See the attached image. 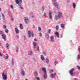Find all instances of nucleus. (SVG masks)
Here are the masks:
<instances>
[{"mask_svg": "<svg viewBox=\"0 0 80 80\" xmlns=\"http://www.w3.org/2000/svg\"><path fill=\"white\" fill-rule=\"evenodd\" d=\"M28 37L31 38L32 36L33 37L34 35L33 32L31 31H28Z\"/></svg>", "mask_w": 80, "mask_h": 80, "instance_id": "f03ea898", "label": "nucleus"}, {"mask_svg": "<svg viewBox=\"0 0 80 80\" xmlns=\"http://www.w3.org/2000/svg\"><path fill=\"white\" fill-rule=\"evenodd\" d=\"M20 8L21 9H23V8L22 7H20Z\"/></svg>", "mask_w": 80, "mask_h": 80, "instance_id": "5fc2aeb1", "label": "nucleus"}, {"mask_svg": "<svg viewBox=\"0 0 80 80\" xmlns=\"http://www.w3.org/2000/svg\"><path fill=\"white\" fill-rule=\"evenodd\" d=\"M5 32L6 33H8V29L6 30Z\"/></svg>", "mask_w": 80, "mask_h": 80, "instance_id": "79ce46f5", "label": "nucleus"}, {"mask_svg": "<svg viewBox=\"0 0 80 80\" xmlns=\"http://www.w3.org/2000/svg\"><path fill=\"white\" fill-rule=\"evenodd\" d=\"M42 11L43 12V11H44V10H45V6H42Z\"/></svg>", "mask_w": 80, "mask_h": 80, "instance_id": "7c9ffc66", "label": "nucleus"}, {"mask_svg": "<svg viewBox=\"0 0 80 80\" xmlns=\"http://www.w3.org/2000/svg\"><path fill=\"white\" fill-rule=\"evenodd\" d=\"M34 40V41H36V42H37V39L35 38Z\"/></svg>", "mask_w": 80, "mask_h": 80, "instance_id": "864d4df0", "label": "nucleus"}, {"mask_svg": "<svg viewBox=\"0 0 80 80\" xmlns=\"http://www.w3.org/2000/svg\"><path fill=\"white\" fill-rule=\"evenodd\" d=\"M17 38H19V36L18 35H17Z\"/></svg>", "mask_w": 80, "mask_h": 80, "instance_id": "4d7b16f0", "label": "nucleus"}, {"mask_svg": "<svg viewBox=\"0 0 80 80\" xmlns=\"http://www.w3.org/2000/svg\"><path fill=\"white\" fill-rule=\"evenodd\" d=\"M2 78L4 80H7V73H4V72L2 73Z\"/></svg>", "mask_w": 80, "mask_h": 80, "instance_id": "7ed1b4c3", "label": "nucleus"}, {"mask_svg": "<svg viewBox=\"0 0 80 80\" xmlns=\"http://www.w3.org/2000/svg\"><path fill=\"white\" fill-rule=\"evenodd\" d=\"M0 56L1 57H2V53H1V52H0Z\"/></svg>", "mask_w": 80, "mask_h": 80, "instance_id": "de8ad7c7", "label": "nucleus"}, {"mask_svg": "<svg viewBox=\"0 0 80 80\" xmlns=\"http://www.w3.org/2000/svg\"><path fill=\"white\" fill-rule=\"evenodd\" d=\"M55 0V1H57V0Z\"/></svg>", "mask_w": 80, "mask_h": 80, "instance_id": "69168bd1", "label": "nucleus"}, {"mask_svg": "<svg viewBox=\"0 0 80 80\" xmlns=\"http://www.w3.org/2000/svg\"><path fill=\"white\" fill-rule=\"evenodd\" d=\"M3 28L4 29H5V28H7V26L5 25H3Z\"/></svg>", "mask_w": 80, "mask_h": 80, "instance_id": "4c0bfd02", "label": "nucleus"}, {"mask_svg": "<svg viewBox=\"0 0 80 80\" xmlns=\"http://www.w3.org/2000/svg\"><path fill=\"white\" fill-rule=\"evenodd\" d=\"M24 21L26 24H28V18L25 19L24 20Z\"/></svg>", "mask_w": 80, "mask_h": 80, "instance_id": "aec40b11", "label": "nucleus"}, {"mask_svg": "<svg viewBox=\"0 0 80 80\" xmlns=\"http://www.w3.org/2000/svg\"><path fill=\"white\" fill-rule=\"evenodd\" d=\"M10 7L12 9H13V5L11 4L10 5Z\"/></svg>", "mask_w": 80, "mask_h": 80, "instance_id": "473e14b6", "label": "nucleus"}, {"mask_svg": "<svg viewBox=\"0 0 80 80\" xmlns=\"http://www.w3.org/2000/svg\"><path fill=\"white\" fill-rule=\"evenodd\" d=\"M33 28H35V26H33Z\"/></svg>", "mask_w": 80, "mask_h": 80, "instance_id": "bf43d9fd", "label": "nucleus"}, {"mask_svg": "<svg viewBox=\"0 0 80 80\" xmlns=\"http://www.w3.org/2000/svg\"><path fill=\"white\" fill-rule=\"evenodd\" d=\"M46 62L47 63V64H48V63H49V59H48L47 58H46Z\"/></svg>", "mask_w": 80, "mask_h": 80, "instance_id": "b1692460", "label": "nucleus"}, {"mask_svg": "<svg viewBox=\"0 0 80 80\" xmlns=\"http://www.w3.org/2000/svg\"><path fill=\"white\" fill-rule=\"evenodd\" d=\"M55 75H56V73L55 72H54V74H51V78H54Z\"/></svg>", "mask_w": 80, "mask_h": 80, "instance_id": "a211bd4d", "label": "nucleus"}, {"mask_svg": "<svg viewBox=\"0 0 80 80\" xmlns=\"http://www.w3.org/2000/svg\"><path fill=\"white\" fill-rule=\"evenodd\" d=\"M72 6L73 7V8H75V7H76V4H75V3H73Z\"/></svg>", "mask_w": 80, "mask_h": 80, "instance_id": "bb28decb", "label": "nucleus"}, {"mask_svg": "<svg viewBox=\"0 0 80 80\" xmlns=\"http://www.w3.org/2000/svg\"><path fill=\"white\" fill-rule=\"evenodd\" d=\"M12 65H14V60L13 58H12Z\"/></svg>", "mask_w": 80, "mask_h": 80, "instance_id": "c756f323", "label": "nucleus"}, {"mask_svg": "<svg viewBox=\"0 0 80 80\" xmlns=\"http://www.w3.org/2000/svg\"><path fill=\"white\" fill-rule=\"evenodd\" d=\"M43 16L44 17H46V16H47V13H46V12L44 13Z\"/></svg>", "mask_w": 80, "mask_h": 80, "instance_id": "72a5a7b5", "label": "nucleus"}, {"mask_svg": "<svg viewBox=\"0 0 80 80\" xmlns=\"http://www.w3.org/2000/svg\"><path fill=\"white\" fill-rule=\"evenodd\" d=\"M38 30L39 31H41V28H40V27H38Z\"/></svg>", "mask_w": 80, "mask_h": 80, "instance_id": "58836bf2", "label": "nucleus"}, {"mask_svg": "<svg viewBox=\"0 0 80 80\" xmlns=\"http://www.w3.org/2000/svg\"><path fill=\"white\" fill-rule=\"evenodd\" d=\"M52 12H51V11H50L49 12V14H48V16L49 17V18L52 20Z\"/></svg>", "mask_w": 80, "mask_h": 80, "instance_id": "6e6552de", "label": "nucleus"}, {"mask_svg": "<svg viewBox=\"0 0 80 80\" xmlns=\"http://www.w3.org/2000/svg\"><path fill=\"white\" fill-rule=\"evenodd\" d=\"M17 4H19V3H22V0H15Z\"/></svg>", "mask_w": 80, "mask_h": 80, "instance_id": "9d476101", "label": "nucleus"}, {"mask_svg": "<svg viewBox=\"0 0 80 80\" xmlns=\"http://www.w3.org/2000/svg\"><path fill=\"white\" fill-rule=\"evenodd\" d=\"M35 79L36 80H40V79L39 78V77L37 76L35 77Z\"/></svg>", "mask_w": 80, "mask_h": 80, "instance_id": "c85d7f7f", "label": "nucleus"}, {"mask_svg": "<svg viewBox=\"0 0 80 80\" xmlns=\"http://www.w3.org/2000/svg\"><path fill=\"white\" fill-rule=\"evenodd\" d=\"M67 2H68H68H70V0H67Z\"/></svg>", "mask_w": 80, "mask_h": 80, "instance_id": "6e6d98bb", "label": "nucleus"}, {"mask_svg": "<svg viewBox=\"0 0 80 80\" xmlns=\"http://www.w3.org/2000/svg\"><path fill=\"white\" fill-rule=\"evenodd\" d=\"M34 76L35 77H38V73L37 72H34Z\"/></svg>", "mask_w": 80, "mask_h": 80, "instance_id": "a878e982", "label": "nucleus"}, {"mask_svg": "<svg viewBox=\"0 0 80 80\" xmlns=\"http://www.w3.org/2000/svg\"><path fill=\"white\" fill-rule=\"evenodd\" d=\"M45 35H46L45 36V37L46 38H47V40H48L49 38V35L48 34H47V33H46Z\"/></svg>", "mask_w": 80, "mask_h": 80, "instance_id": "dca6fc26", "label": "nucleus"}, {"mask_svg": "<svg viewBox=\"0 0 80 80\" xmlns=\"http://www.w3.org/2000/svg\"><path fill=\"white\" fill-rule=\"evenodd\" d=\"M53 72V70L52 69L49 72L50 73H52V72Z\"/></svg>", "mask_w": 80, "mask_h": 80, "instance_id": "c03bdc74", "label": "nucleus"}, {"mask_svg": "<svg viewBox=\"0 0 80 80\" xmlns=\"http://www.w3.org/2000/svg\"><path fill=\"white\" fill-rule=\"evenodd\" d=\"M24 38L25 39V37H24Z\"/></svg>", "mask_w": 80, "mask_h": 80, "instance_id": "680f3d73", "label": "nucleus"}, {"mask_svg": "<svg viewBox=\"0 0 80 80\" xmlns=\"http://www.w3.org/2000/svg\"><path fill=\"white\" fill-rule=\"evenodd\" d=\"M4 57L5 59L6 60H7L8 59V54H6V56L5 55L3 56Z\"/></svg>", "mask_w": 80, "mask_h": 80, "instance_id": "412c9836", "label": "nucleus"}, {"mask_svg": "<svg viewBox=\"0 0 80 80\" xmlns=\"http://www.w3.org/2000/svg\"><path fill=\"white\" fill-rule=\"evenodd\" d=\"M43 77L45 79L47 78V72H45L44 73Z\"/></svg>", "mask_w": 80, "mask_h": 80, "instance_id": "2eb2a0df", "label": "nucleus"}, {"mask_svg": "<svg viewBox=\"0 0 80 80\" xmlns=\"http://www.w3.org/2000/svg\"><path fill=\"white\" fill-rule=\"evenodd\" d=\"M1 8H0V11H1Z\"/></svg>", "mask_w": 80, "mask_h": 80, "instance_id": "052dcab7", "label": "nucleus"}, {"mask_svg": "<svg viewBox=\"0 0 80 80\" xmlns=\"http://www.w3.org/2000/svg\"><path fill=\"white\" fill-rule=\"evenodd\" d=\"M62 17V12H59L58 13V15L55 16V19L57 20L60 18H61Z\"/></svg>", "mask_w": 80, "mask_h": 80, "instance_id": "f257e3e1", "label": "nucleus"}, {"mask_svg": "<svg viewBox=\"0 0 80 80\" xmlns=\"http://www.w3.org/2000/svg\"><path fill=\"white\" fill-rule=\"evenodd\" d=\"M2 18H3V20H5V15H4L3 14V13H2Z\"/></svg>", "mask_w": 80, "mask_h": 80, "instance_id": "2f4dec72", "label": "nucleus"}, {"mask_svg": "<svg viewBox=\"0 0 80 80\" xmlns=\"http://www.w3.org/2000/svg\"><path fill=\"white\" fill-rule=\"evenodd\" d=\"M42 70L43 71L44 73H47V71L46 70V69L45 68H42Z\"/></svg>", "mask_w": 80, "mask_h": 80, "instance_id": "6ab92c4d", "label": "nucleus"}, {"mask_svg": "<svg viewBox=\"0 0 80 80\" xmlns=\"http://www.w3.org/2000/svg\"><path fill=\"white\" fill-rule=\"evenodd\" d=\"M0 20H1V18H0Z\"/></svg>", "mask_w": 80, "mask_h": 80, "instance_id": "338daca9", "label": "nucleus"}, {"mask_svg": "<svg viewBox=\"0 0 80 80\" xmlns=\"http://www.w3.org/2000/svg\"><path fill=\"white\" fill-rule=\"evenodd\" d=\"M17 52H18V49H17Z\"/></svg>", "mask_w": 80, "mask_h": 80, "instance_id": "13d9d810", "label": "nucleus"}, {"mask_svg": "<svg viewBox=\"0 0 80 80\" xmlns=\"http://www.w3.org/2000/svg\"><path fill=\"white\" fill-rule=\"evenodd\" d=\"M0 35H2L3 34V32L2 31H1L0 32Z\"/></svg>", "mask_w": 80, "mask_h": 80, "instance_id": "c9c22d12", "label": "nucleus"}, {"mask_svg": "<svg viewBox=\"0 0 80 80\" xmlns=\"http://www.w3.org/2000/svg\"><path fill=\"white\" fill-rule=\"evenodd\" d=\"M41 60H42V61H44V60H45V58H44V57H43V56L42 55H41Z\"/></svg>", "mask_w": 80, "mask_h": 80, "instance_id": "4be33fe9", "label": "nucleus"}, {"mask_svg": "<svg viewBox=\"0 0 80 80\" xmlns=\"http://www.w3.org/2000/svg\"><path fill=\"white\" fill-rule=\"evenodd\" d=\"M31 14H32L31 13L30 14L31 16V17L32 18H33V17H34V15H31Z\"/></svg>", "mask_w": 80, "mask_h": 80, "instance_id": "49530a36", "label": "nucleus"}, {"mask_svg": "<svg viewBox=\"0 0 80 80\" xmlns=\"http://www.w3.org/2000/svg\"><path fill=\"white\" fill-rule=\"evenodd\" d=\"M48 33L50 34L51 33V29H49L48 30Z\"/></svg>", "mask_w": 80, "mask_h": 80, "instance_id": "a19ab883", "label": "nucleus"}, {"mask_svg": "<svg viewBox=\"0 0 80 80\" xmlns=\"http://www.w3.org/2000/svg\"><path fill=\"white\" fill-rule=\"evenodd\" d=\"M29 55H33V52L31 51H30L28 52V53Z\"/></svg>", "mask_w": 80, "mask_h": 80, "instance_id": "5701e85b", "label": "nucleus"}, {"mask_svg": "<svg viewBox=\"0 0 80 80\" xmlns=\"http://www.w3.org/2000/svg\"><path fill=\"white\" fill-rule=\"evenodd\" d=\"M18 5L19 6H20V4H18Z\"/></svg>", "mask_w": 80, "mask_h": 80, "instance_id": "e2e57ef3", "label": "nucleus"}, {"mask_svg": "<svg viewBox=\"0 0 80 80\" xmlns=\"http://www.w3.org/2000/svg\"><path fill=\"white\" fill-rule=\"evenodd\" d=\"M9 44L8 43H6V48L8 49V48L9 47Z\"/></svg>", "mask_w": 80, "mask_h": 80, "instance_id": "cd10ccee", "label": "nucleus"}, {"mask_svg": "<svg viewBox=\"0 0 80 80\" xmlns=\"http://www.w3.org/2000/svg\"><path fill=\"white\" fill-rule=\"evenodd\" d=\"M20 71V73L22 76H25V71H24V70L23 69H21Z\"/></svg>", "mask_w": 80, "mask_h": 80, "instance_id": "0eeeda50", "label": "nucleus"}, {"mask_svg": "<svg viewBox=\"0 0 80 80\" xmlns=\"http://www.w3.org/2000/svg\"><path fill=\"white\" fill-rule=\"evenodd\" d=\"M19 27L21 30L23 29V25H22V24H20Z\"/></svg>", "mask_w": 80, "mask_h": 80, "instance_id": "393cba45", "label": "nucleus"}, {"mask_svg": "<svg viewBox=\"0 0 80 80\" xmlns=\"http://www.w3.org/2000/svg\"><path fill=\"white\" fill-rule=\"evenodd\" d=\"M58 63H57V62H56V61H55V65H56V64H57Z\"/></svg>", "mask_w": 80, "mask_h": 80, "instance_id": "09e8293b", "label": "nucleus"}, {"mask_svg": "<svg viewBox=\"0 0 80 80\" xmlns=\"http://www.w3.org/2000/svg\"><path fill=\"white\" fill-rule=\"evenodd\" d=\"M37 50L38 52H40V49L39 48V46H38L37 47Z\"/></svg>", "mask_w": 80, "mask_h": 80, "instance_id": "f704fd0d", "label": "nucleus"}, {"mask_svg": "<svg viewBox=\"0 0 80 80\" xmlns=\"http://www.w3.org/2000/svg\"><path fill=\"white\" fill-rule=\"evenodd\" d=\"M42 53L44 55H46V52L45 51H43Z\"/></svg>", "mask_w": 80, "mask_h": 80, "instance_id": "e433bc0d", "label": "nucleus"}, {"mask_svg": "<svg viewBox=\"0 0 80 80\" xmlns=\"http://www.w3.org/2000/svg\"><path fill=\"white\" fill-rule=\"evenodd\" d=\"M61 27L62 28H64V25L63 24H61Z\"/></svg>", "mask_w": 80, "mask_h": 80, "instance_id": "ea45409f", "label": "nucleus"}, {"mask_svg": "<svg viewBox=\"0 0 80 80\" xmlns=\"http://www.w3.org/2000/svg\"><path fill=\"white\" fill-rule=\"evenodd\" d=\"M50 38L51 42H53L54 41V36L53 35L51 36Z\"/></svg>", "mask_w": 80, "mask_h": 80, "instance_id": "ddd939ff", "label": "nucleus"}, {"mask_svg": "<svg viewBox=\"0 0 80 80\" xmlns=\"http://www.w3.org/2000/svg\"><path fill=\"white\" fill-rule=\"evenodd\" d=\"M1 1H3V0H0Z\"/></svg>", "mask_w": 80, "mask_h": 80, "instance_id": "0e129e2a", "label": "nucleus"}, {"mask_svg": "<svg viewBox=\"0 0 80 80\" xmlns=\"http://www.w3.org/2000/svg\"><path fill=\"white\" fill-rule=\"evenodd\" d=\"M54 34H55V35H57V37H58V38H59V33H58V32H56L54 33Z\"/></svg>", "mask_w": 80, "mask_h": 80, "instance_id": "f3484780", "label": "nucleus"}, {"mask_svg": "<svg viewBox=\"0 0 80 80\" xmlns=\"http://www.w3.org/2000/svg\"><path fill=\"white\" fill-rule=\"evenodd\" d=\"M6 37H7V36H6V35H5V34H4L2 35V39H3V40H4V41H6V40H7Z\"/></svg>", "mask_w": 80, "mask_h": 80, "instance_id": "1a4fd4ad", "label": "nucleus"}, {"mask_svg": "<svg viewBox=\"0 0 80 80\" xmlns=\"http://www.w3.org/2000/svg\"><path fill=\"white\" fill-rule=\"evenodd\" d=\"M33 43L34 46V48H37V43L35 42H33Z\"/></svg>", "mask_w": 80, "mask_h": 80, "instance_id": "4468645a", "label": "nucleus"}, {"mask_svg": "<svg viewBox=\"0 0 80 80\" xmlns=\"http://www.w3.org/2000/svg\"><path fill=\"white\" fill-rule=\"evenodd\" d=\"M56 29L57 30H58V27L56 26Z\"/></svg>", "mask_w": 80, "mask_h": 80, "instance_id": "37998d69", "label": "nucleus"}, {"mask_svg": "<svg viewBox=\"0 0 80 80\" xmlns=\"http://www.w3.org/2000/svg\"><path fill=\"white\" fill-rule=\"evenodd\" d=\"M78 51L79 52V54H80V46L78 47ZM78 60H80V54L78 55L77 57Z\"/></svg>", "mask_w": 80, "mask_h": 80, "instance_id": "9b49d317", "label": "nucleus"}, {"mask_svg": "<svg viewBox=\"0 0 80 80\" xmlns=\"http://www.w3.org/2000/svg\"><path fill=\"white\" fill-rule=\"evenodd\" d=\"M54 5L56 7L58 10L60 9V6L59 4H58L57 2H55L53 3Z\"/></svg>", "mask_w": 80, "mask_h": 80, "instance_id": "39448f33", "label": "nucleus"}, {"mask_svg": "<svg viewBox=\"0 0 80 80\" xmlns=\"http://www.w3.org/2000/svg\"><path fill=\"white\" fill-rule=\"evenodd\" d=\"M8 13H10V12H8Z\"/></svg>", "mask_w": 80, "mask_h": 80, "instance_id": "774afa93", "label": "nucleus"}, {"mask_svg": "<svg viewBox=\"0 0 80 80\" xmlns=\"http://www.w3.org/2000/svg\"><path fill=\"white\" fill-rule=\"evenodd\" d=\"M77 67L78 70H80V67H79L78 66H77Z\"/></svg>", "mask_w": 80, "mask_h": 80, "instance_id": "a18cd8bd", "label": "nucleus"}, {"mask_svg": "<svg viewBox=\"0 0 80 80\" xmlns=\"http://www.w3.org/2000/svg\"><path fill=\"white\" fill-rule=\"evenodd\" d=\"M13 18H11V21H12V22H13Z\"/></svg>", "mask_w": 80, "mask_h": 80, "instance_id": "8fccbe9b", "label": "nucleus"}, {"mask_svg": "<svg viewBox=\"0 0 80 80\" xmlns=\"http://www.w3.org/2000/svg\"><path fill=\"white\" fill-rule=\"evenodd\" d=\"M39 34H40V37L42 36V33H39Z\"/></svg>", "mask_w": 80, "mask_h": 80, "instance_id": "3c124183", "label": "nucleus"}, {"mask_svg": "<svg viewBox=\"0 0 80 80\" xmlns=\"http://www.w3.org/2000/svg\"><path fill=\"white\" fill-rule=\"evenodd\" d=\"M15 32L17 34H18L19 33V30L17 28H15Z\"/></svg>", "mask_w": 80, "mask_h": 80, "instance_id": "f8f14e48", "label": "nucleus"}, {"mask_svg": "<svg viewBox=\"0 0 80 80\" xmlns=\"http://www.w3.org/2000/svg\"><path fill=\"white\" fill-rule=\"evenodd\" d=\"M74 71V69H71L69 72V73L71 76H75V74L73 75V71Z\"/></svg>", "mask_w": 80, "mask_h": 80, "instance_id": "423d86ee", "label": "nucleus"}, {"mask_svg": "<svg viewBox=\"0 0 80 80\" xmlns=\"http://www.w3.org/2000/svg\"><path fill=\"white\" fill-rule=\"evenodd\" d=\"M33 60L34 61V62H36V60H35V59H33Z\"/></svg>", "mask_w": 80, "mask_h": 80, "instance_id": "603ef678", "label": "nucleus"}, {"mask_svg": "<svg viewBox=\"0 0 80 80\" xmlns=\"http://www.w3.org/2000/svg\"><path fill=\"white\" fill-rule=\"evenodd\" d=\"M54 5L56 7L58 10L60 9V6L59 4H58L57 2H55L53 3Z\"/></svg>", "mask_w": 80, "mask_h": 80, "instance_id": "20e7f679", "label": "nucleus"}]
</instances>
